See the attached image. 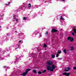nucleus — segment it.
<instances>
[{"label": "nucleus", "mask_w": 76, "mask_h": 76, "mask_svg": "<svg viewBox=\"0 0 76 76\" xmlns=\"http://www.w3.org/2000/svg\"><path fill=\"white\" fill-rule=\"evenodd\" d=\"M9 4H10V2H9Z\"/></svg>", "instance_id": "31"}, {"label": "nucleus", "mask_w": 76, "mask_h": 76, "mask_svg": "<svg viewBox=\"0 0 76 76\" xmlns=\"http://www.w3.org/2000/svg\"><path fill=\"white\" fill-rule=\"evenodd\" d=\"M58 57V54L57 53L56 55V57Z\"/></svg>", "instance_id": "26"}, {"label": "nucleus", "mask_w": 76, "mask_h": 76, "mask_svg": "<svg viewBox=\"0 0 76 76\" xmlns=\"http://www.w3.org/2000/svg\"><path fill=\"white\" fill-rule=\"evenodd\" d=\"M28 7H29V8H30L31 7V4H28Z\"/></svg>", "instance_id": "17"}, {"label": "nucleus", "mask_w": 76, "mask_h": 76, "mask_svg": "<svg viewBox=\"0 0 76 76\" xmlns=\"http://www.w3.org/2000/svg\"><path fill=\"white\" fill-rule=\"evenodd\" d=\"M47 63L48 65H52L53 63V61L51 60H50L49 61L47 62Z\"/></svg>", "instance_id": "2"}, {"label": "nucleus", "mask_w": 76, "mask_h": 76, "mask_svg": "<svg viewBox=\"0 0 76 76\" xmlns=\"http://www.w3.org/2000/svg\"><path fill=\"white\" fill-rule=\"evenodd\" d=\"M19 42H21V41L20 40L19 41Z\"/></svg>", "instance_id": "30"}, {"label": "nucleus", "mask_w": 76, "mask_h": 76, "mask_svg": "<svg viewBox=\"0 0 76 76\" xmlns=\"http://www.w3.org/2000/svg\"><path fill=\"white\" fill-rule=\"evenodd\" d=\"M48 31H46V32L45 35H48Z\"/></svg>", "instance_id": "19"}, {"label": "nucleus", "mask_w": 76, "mask_h": 76, "mask_svg": "<svg viewBox=\"0 0 76 76\" xmlns=\"http://www.w3.org/2000/svg\"><path fill=\"white\" fill-rule=\"evenodd\" d=\"M68 40H69L70 41L72 42V41H73L74 39L73 37H68Z\"/></svg>", "instance_id": "3"}, {"label": "nucleus", "mask_w": 76, "mask_h": 76, "mask_svg": "<svg viewBox=\"0 0 76 76\" xmlns=\"http://www.w3.org/2000/svg\"><path fill=\"white\" fill-rule=\"evenodd\" d=\"M47 69L48 70H50L51 71V67L50 66H47Z\"/></svg>", "instance_id": "8"}, {"label": "nucleus", "mask_w": 76, "mask_h": 76, "mask_svg": "<svg viewBox=\"0 0 76 76\" xmlns=\"http://www.w3.org/2000/svg\"><path fill=\"white\" fill-rule=\"evenodd\" d=\"M61 50H58V54H61Z\"/></svg>", "instance_id": "15"}, {"label": "nucleus", "mask_w": 76, "mask_h": 76, "mask_svg": "<svg viewBox=\"0 0 76 76\" xmlns=\"http://www.w3.org/2000/svg\"><path fill=\"white\" fill-rule=\"evenodd\" d=\"M62 0V1H65V0Z\"/></svg>", "instance_id": "32"}, {"label": "nucleus", "mask_w": 76, "mask_h": 76, "mask_svg": "<svg viewBox=\"0 0 76 76\" xmlns=\"http://www.w3.org/2000/svg\"><path fill=\"white\" fill-rule=\"evenodd\" d=\"M38 74H42V72H41V71H39L38 72Z\"/></svg>", "instance_id": "21"}, {"label": "nucleus", "mask_w": 76, "mask_h": 76, "mask_svg": "<svg viewBox=\"0 0 76 76\" xmlns=\"http://www.w3.org/2000/svg\"><path fill=\"white\" fill-rule=\"evenodd\" d=\"M45 72H46V70H45L43 72H42V73H44Z\"/></svg>", "instance_id": "20"}, {"label": "nucleus", "mask_w": 76, "mask_h": 76, "mask_svg": "<svg viewBox=\"0 0 76 76\" xmlns=\"http://www.w3.org/2000/svg\"><path fill=\"white\" fill-rule=\"evenodd\" d=\"M63 75H66V76H69L70 73H67V72H64L62 74Z\"/></svg>", "instance_id": "7"}, {"label": "nucleus", "mask_w": 76, "mask_h": 76, "mask_svg": "<svg viewBox=\"0 0 76 76\" xmlns=\"http://www.w3.org/2000/svg\"><path fill=\"white\" fill-rule=\"evenodd\" d=\"M73 32L75 34H76V28H74Z\"/></svg>", "instance_id": "13"}, {"label": "nucleus", "mask_w": 76, "mask_h": 76, "mask_svg": "<svg viewBox=\"0 0 76 76\" xmlns=\"http://www.w3.org/2000/svg\"><path fill=\"white\" fill-rule=\"evenodd\" d=\"M58 31V30L56 29L53 28L52 29V31H51V33H53V32H57Z\"/></svg>", "instance_id": "4"}, {"label": "nucleus", "mask_w": 76, "mask_h": 76, "mask_svg": "<svg viewBox=\"0 0 76 76\" xmlns=\"http://www.w3.org/2000/svg\"><path fill=\"white\" fill-rule=\"evenodd\" d=\"M17 49V48H15V50H16Z\"/></svg>", "instance_id": "33"}, {"label": "nucleus", "mask_w": 76, "mask_h": 76, "mask_svg": "<svg viewBox=\"0 0 76 76\" xmlns=\"http://www.w3.org/2000/svg\"><path fill=\"white\" fill-rule=\"evenodd\" d=\"M69 70H70V68L69 67H68L65 68L64 71L68 72V71H69Z\"/></svg>", "instance_id": "5"}, {"label": "nucleus", "mask_w": 76, "mask_h": 76, "mask_svg": "<svg viewBox=\"0 0 76 76\" xmlns=\"http://www.w3.org/2000/svg\"><path fill=\"white\" fill-rule=\"evenodd\" d=\"M60 19H61V20H63V19H64L63 18V15H62L60 17Z\"/></svg>", "instance_id": "16"}, {"label": "nucleus", "mask_w": 76, "mask_h": 76, "mask_svg": "<svg viewBox=\"0 0 76 76\" xmlns=\"http://www.w3.org/2000/svg\"><path fill=\"white\" fill-rule=\"evenodd\" d=\"M74 49V48H73V47H71V51H72V50H73Z\"/></svg>", "instance_id": "22"}, {"label": "nucleus", "mask_w": 76, "mask_h": 76, "mask_svg": "<svg viewBox=\"0 0 76 76\" xmlns=\"http://www.w3.org/2000/svg\"><path fill=\"white\" fill-rule=\"evenodd\" d=\"M19 60H20V59H19V58H16V62H17V61H19Z\"/></svg>", "instance_id": "14"}, {"label": "nucleus", "mask_w": 76, "mask_h": 76, "mask_svg": "<svg viewBox=\"0 0 76 76\" xmlns=\"http://www.w3.org/2000/svg\"><path fill=\"white\" fill-rule=\"evenodd\" d=\"M66 51H67V50H66V49H64L63 51L64 53H65V54H66L67 53V52H66Z\"/></svg>", "instance_id": "12"}, {"label": "nucleus", "mask_w": 76, "mask_h": 76, "mask_svg": "<svg viewBox=\"0 0 76 76\" xmlns=\"http://www.w3.org/2000/svg\"><path fill=\"white\" fill-rule=\"evenodd\" d=\"M51 57L52 58H54V57H55V55H52L51 56Z\"/></svg>", "instance_id": "18"}, {"label": "nucleus", "mask_w": 76, "mask_h": 76, "mask_svg": "<svg viewBox=\"0 0 76 76\" xmlns=\"http://www.w3.org/2000/svg\"><path fill=\"white\" fill-rule=\"evenodd\" d=\"M72 34L73 35V36H75V33H72Z\"/></svg>", "instance_id": "27"}, {"label": "nucleus", "mask_w": 76, "mask_h": 76, "mask_svg": "<svg viewBox=\"0 0 76 76\" xmlns=\"http://www.w3.org/2000/svg\"><path fill=\"white\" fill-rule=\"evenodd\" d=\"M5 67H6V66H4V68H5Z\"/></svg>", "instance_id": "28"}, {"label": "nucleus", "mask_w": 76, "mask_h": 76, "mask_svg": "<svg viewBox=\"0 0 76 76\" xmlns=\"http://www.w3.org/2000/svg\"><path fill=\"white\" fill-rule=\"evenodd\" d=\"M56 67L54 65H52L51 67V69L50 70V72H53L55 69H56Z\"/></svg>", "instance_id": "1"}, {"label": "nucleus", "mask_w": 76, "mask_h": 76, "mask_svg": "<svg viewBox=\"0 0 76 76\" xmlns=\"http://www.w3.org/2000/svg\"><path fill=\"white\" fill-rule=\"evenodd\" d=\"M26 75H27V73L25 72L24 73H23V74H21V76H25Z\"/></svg>", "instance_id": "10"}, {"label": "nucleus", "mask_w": 76, "mask_h": 76, "mask_svg": "<svg viewBox=\"0 0 76 76\" xmlns=\"http://www.w3.org/2000/svg\"><path fill=\"white\" fill-rule=\"evenodd\" d=\"M18 18V16L15 15L14 16V18H13L14 19H15L16 21H18V19H17Z\"/></svg>", "instance_id": "6"}, {"label": "nucleus", "mask_w": 76, "mask_h": 76, "mask_svg": "<svg viewBox=\"0 0 76 76\" xmlns=\"http://www.w3.org/2000/svg\"><path fill=\"white\" fill-rule=\"evenodd\" d=\"M6 5H7V6H9V4H6Z\"/></svg>", "instance_id": "29"}, {"label": "nucleus", "mask_w": 76, "mask_h": 76, "mask_svg": "<svg viewBox=\"0 0 76 76\" xmlns=\"http://www.w3.org/2000/svg\"><path fill=\"white\" fill-rule=\"evenodd\" d=\"M1 27V26H0V28Z\"/></svg>", "instance_id": "35"}, {"label": "nucleus", "mask_w": 76, "mask_h": 76, "mask_svg": "<svg viewBox=\"0 0 76 76\" xmlns=\"http://www.w3.org/2000/svg\"><path fill=\"white\" fill-rule=\"evenodd\" d=\"M18 46H19V45H18Z\"/></svg>", "instance_id": "36"}, {"label": "nucleus", "mask_w": 76, "mask_h": 76, "mask_svg": "<svg viewBox=\"0 0 76 76\" xmlns=\"http://www.w3.org/2000/svg\"><path fill=\"white\" fill-rule=\"evenodd\" d=\"M30 70H31L30 69H27L26 71V73L28 74V73L29 71H30Z\"/></svg>", "instance_id": "9"}, {"label": "nucleus", "mask_w": 76, "mask_h": 76, "mask_svg": "<svg viewBox=\"0 0 76 76\" xmlns=\"http://www.w3.org/2000/svg\"><path fill=\"white\" fill-rule=\"evenodd\" d=\"M73 69H74V70H76V66L73 67Z\"/></svg>", "instance_id": "24"}, {"label": "nucleus", "mask_w": 76, "mask_h": 76, "mask_svg": "<svg viewBox=\"0 0 76 76\" xmlns=\"http://www.w3.org/2000/svg\"><path fill=\"white\" fill-rule=\"evenodd\" d=\"M32 72L34 73H37V70H35V69H34L33 70Z\"/></svg>", "instance_id": "11"}, {"label": "nucleus", "mask_w": 76, "mask_h": 76, "mask_svg": "<svg viewBox=\"0 0 76 76\" xmlns=\"http://www.w3.org/2000/svg\"><path fill=\"white\" fill-rule=\"evenodd\" d=\"M47 45L46 44H44V47L45 48L47 47Z\"/></svg>", "instance_id": "23"}, {"label": "nucleus", "mask_w": 76, "mask_h": 76, "mask_svg": "<svg viewBox=\"0 0 76 76\" xmlns=\"http://www.w3.org/2000/svg\"><path fill=\"white\" fill-rule=\"evenodd\" d=\"M40 36H41V37H42V35H40Z\"/></svg>", "instance_id": "34"}, {"label": "nucleus", "mask_w": 76, "mask_h": 76, "mask_svg": "<svg viewBox=\"0 0 76 76\" xmlns=\"http://www.w3.org/2000/svg\"><path fill=\"white\" fill-rule=\"evenodd\" d=\"M26 17H24L23 18V20H26Z\"/></svg>", "instance_id": "25"}]
</instances>
